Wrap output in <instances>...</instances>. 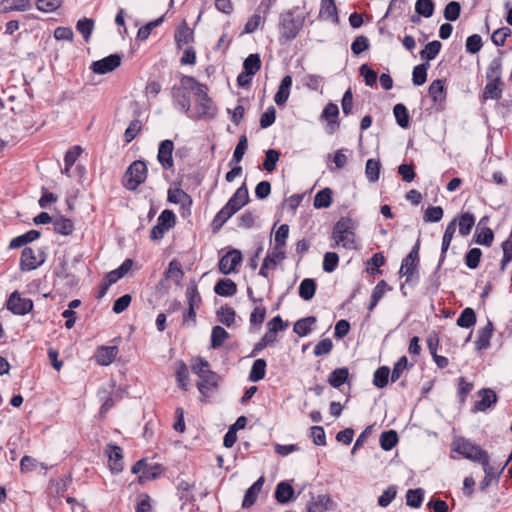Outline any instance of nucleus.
<instances>
[{
  "label": "nucleus",
  "instance_id": "obj_1",
  "mask_svg": "<svg viewBox=\"0 0 512 512\" xmlns=\"http://www.w3.org/2000/svg\"><path fill=\"white\" fill-rule=\"evenodd\" d=\"M190 367L194 374L198 376L196 386L199 392L208 397L218 387L220 377L210 369L209 362L201 357H194L190 361Z\"/></svg>",
  "mask_w": 512,
  "mask_h": 512
},
{
  "label": "nucleus",
  "instance_id": "obj_2",
  "mask_svg": "<svg viewBox=\"0 0 512 512\" xmlns=\"http://www.w3.org/2000/svg\"><path fill=\"white\" fill-rule=\"evenodd\" d=\"M200 83L192 76H182L178 85L173 86L171 94L173 104L179 111L189 114L191 108L190 95L196 92Z\"/></svg>",
  "mask_w": 512,
  "mask_h": 512
},
{
  "label": "nucleus",
  "instance_id": "obj_3",
  "mask_svg": "<svg viewBox=\"0 0 512 512\" xmlns=\"http://www.w3.org/2000/svg\"><path fill=\"white\" fill-rule=\"evenodd\" d=\"M356 225L351 218L341 217L334 225L332 231V247H343L348 250L356 249Z\"/></svg>",
  "mask_w": 512,
  "mask_h": 512
},
{
  "label": "nucleus",
  "instance_id": "obj_4",
  "mask_svg": "<svg viewBox=\"0 0 512 512\" xmlns=\"http://www.w3.org/2000/svg\"><path fill=\"white\" fill-rule=\"evenodd\" d=\"M197 105L194 112L188 114L193 119H212L217 114V108L207 94V87L200 83L196 92Z\"/></svg>",
  "mask_w": 512,
  "mask_h": 512
},
{
  "label": "nucleus",
  "instance_id": "obj_5",
  "mask_svg": "<svg viewBox=\"0 0 512 512\" xmlns=\"http://www.w3.org/2000/svg\"><path fill=\"white\" fill-rule=\"evenodd\" d=\"M147 178V166L141 160L134 161L127 169L123 184L128 190H135Z\"/></svg>",
  "mask_w": 512,
  "mask_h": 512
},
{
  "label": "nucleus",
  "instance_id": "obj_6",
  "mask_svg": "<svg viewBox=\"0 0 512 512\" xmlns=\"http://www.w3.org/2000/svg\"><path fill=\"white\" fill-rule=\"evenodd\" d=\"M454 450L461 454L464 458L473 462L482 463L489 458L488 453L477 445L468 440L458 439L453 442Z\"/></svg>",
  "mask_w": 512,
  "mask_h": 512
},
{
  "label": "nucleus",
  "instance_id": "obj_7",
  "mask_svg": "<svg viewBox=\"0 0 512 512\" xmlns=\"http://www.w3.org/2000/svg\"><path fill=\"white\" fill-rule=\"evenodd\" d=\"M304 23V18L301 16H294L292 12L284 14L280 22L281 35L286 40L296 38Z\"/></svg>",
  "mask_w": 512,
  "mask_h": 512
},
{
  "label": "nucleus",
  "instance_id": "obj_8",
  "mask_svg": "<svg viewBox=\"0 0 512 512\" xmlns=\"http://www.w3.org/2000/svg\"><path fill=\"white\" fill-rule=\"evenodd\" d=\"M45 261V255L40 248L25 247L21 254L20 269L31 271L39 267Z\"/></svg>",
  "mask_w": 512,
  "mask_h": 512
},
{
  "label": "nucleus",
  "instance_id": "obj_9",
  "mask_svg": "<svg viewBox=\"0 0 512 512\" xmlns=\"http://www.w3.org/2000/svg\"><path fill=\"white\" fill-rule=\"evenodd\" d=\"M419 241L415 243L409 254L402 260L399 274L406 277V282L412 280L413 276L417 272L419 263Z\"/></svg>",
  "mask_w": 512,
  "mask_h": 512
},
{
  "label": "nucleus",
  "instance_id": "obj_10",
  "mask_svg": "<svg viewBox=\"0 0 512 512\" xmlns=\"http://www.w3.org/2000/svg\"><path fill=\"white\" fill-rule=\"evenodd\" d=\"M6 307L13 314L26 315L33 308V302L29 298L22 297L18 291H14L8 298Z\"/></svg>",
  "mask_w": 512,
  "mask_h": 512
},
{
  "label": "nucleus",
  "instance_id": "obj_11",
  "mask_svg": "<svg viewBox=\"0 0 512 512\" xmlns=\"http://www.w3.org/2000/svg\"><path fill=\"white\" fill-rule=\"evenodd\" d=\"M242 260L241 252L237 249H232L219 260V270L224 275L234 273L237 271V267L241 264Z\"/></svg>",
  "mask_w": 512,
  "mask_h": 512
},
{
  "label": "nucleus",
  "instance_id": "obj_12",
  "mask_svg": "<svg viewBox=\"0 0 512 512\" xmlns=\"http://www.w3.org/2000/svg\"><path fill=\"white\" fill-rule=\"evenodd\" d=\"M121 64V57L118 54H111L103 59L95 61L91 69L96 74H106L112 72Z\"/></svg>",
  "mask_w": 512,
  "mask_h": 512
},
{
  "label": "nucleus",
  "instance_id": "obj_13",
  "mask_svg": "<svg viewBox=\"0 0 512 512\" xmlns=\"http://www.w3.org/2000/svg\"><path fill=\"white\" fill-rule=\"evenodd\" d=\"M479 401H476L473 406L474 412H484L496 404L498 398L496 393L490 388H483L478 391Z\"/></svg>",
  "mask_w": 512,
  "mask_h": 512
},
{
  "label": "nucleus",
  "instance_id": "obj_14",
  "mask_svg": "<svg viewBox=\"0 0 512 512\" xmlns=\"http://www.w3.org/2000/svg\"><path fill=\"white\" fill-rule=\"evenodd\" d=\"M173 150L174 143L172 140H164L159 145L157 159L166 170L171 169L174 165L172 157Z\"/></svg>",
  "mask_w": 512,
  "mask_h": 512
},
{
  "label": "nucleus",
  "instance_id": "obj_15",
  "mask_svg": "<svg viewBox=\"0 0 512 512\" xmlns=\"http://www.w3.org/2000/svg\"><path fill=\"white\" fill-rule=\"evenodd\" d=\"M110 463V469L114 473H119L123 470V454L122 449L113 444H108L104 450Z\"/></svg>",
  "mask_w": 512,
  "mask_h": 512
},
{
  "label": "nucleus",
  "instance_id": "obj_16",
  "mask_svg": "<svg viewBox=\"0 0 512 512\" xmlns=\"http://www.w3.org/2000/svg\"><path fill=\"white\" fill-rule=\"evenodd\" d=\"M249 201V193L245 184L241 185L226 203L234 213L238 212Z\"/></svg>",
  "mask_w": 512,
  "mask_h": 512
},
{
  "label": "nucleus",
  "instance_id": "obj_17",
  "mask_svg": "<svg viewBox=\"0 0 512 512\" xmlns=\"http://www.w3.org/2000/svg\"><path fill=\"white\" fill-rule=\"evenodd\" d=\"M117 346H100L95 353V361L101 366L110 365L118 355Z\"/></svg>",
  "mask_w": 512,
  "mask_h": 512
},
{
  "label": "nucleus",
  "instance_id": "obj_18",
  "mask_svg": "<svg viewBox=\"0 0 512 512\" xmlns=\"http://www.w3.org/2000/svg\"><path fill=\"white\" fill-rule=\"evenodd\" d=\"M335 506V503L329 495L322 494L318 495L315 499H313L312 502L309 503L307 512H325L328 510H333Z\"/></svg>",
  "mask_w": 512,
  "mask_h": 512
},
{
  "label": "nucleus",
  "instance_id": "obj_19",
  "mask_svg": "<svg viewBox=\"0 0 512 512\" xmlns=\"http://www.w3.org/2000/svg\"><path fill=\"white\" fill-rule=\"evenodd\" d=\"M264 477L261 476L256 482L250 486L247 491L245 492L242 507L243 508H249L256 502L258 495L263 487L264 484Z\"/></svg>",
  "mask_w": 512,
  "mask_h": 512
},
{
  "label": "nucleus",
  "instance_id": "obj_20",
  "mask_svg": "<svg viewBox=\"0 0 512 512\" xmlns=\"http://www.w3.org/2000/svg\"><path fill=\"white\" fill-rule=\"evenodd\" d=\"M292 86V77L290 75H286L282 78L280 85L278 87V91L276 92L274 96V101L278 106H283L289 96H290V89Z\"/></svg>",
  "mask_w": 512,
  "mask_h": 512
},
{
  "label": "nucleus",
  "instance_id": "obj_21",
  "mask_svg": "<svg viewBox=\"0 0 512 512\" xmlns=\"http://www.w3.org/2000/svg\"><path fill=\"white\" fill-rule=\"evenodd\" d=\"M31 0H2L0 2V13L11 11H26L31 8Z\"/></svg>",
  "mask_w": 512,
  "mask_h": 512
},
{
  "label": "nucleus",
  "instance_id": "obj_22",
  "mask_svg": "<svg viewBox=\"0 0 512 512\" xmlns=\"http://www.w3.org/2000/svg\"><path fill=\"white\" fill-rule=\"evenodd\" d=\"M275 498L281 504H285L292 501L294 499L293 487L288 482H280L276 486Z\"/></svg>",
  "mask_w": 512,
  "mask_h": 512
},
{
  "label": "nucleus",
  "instance_id": "obj_23",
  "mask_svg": "<svg viewBox=\"0 0 512 512\" xmlns=\"http://www.w3.org/2000/svg\"><path fill=\"white\" fill-rule=\"evenodd\" d=\"M492 334H493V324H492V322L488 321V323L478 331V337L475 342L476 349L477 350L487 349L490 345V339L492 337Z\"/></svg>",
  "mask_w": 512,
  "mask_h": 512
},
{
  "label": "nucleus",
  "instance_id": "obj_24",
  "mask_svg": "<svg viewBox=\"0 0 512 512\" xmlns=\"http://www.w3.org/2000/svg\"><path fill=\"white\" fill-rule=\"evenodd\" d=\"M428 93L434 104H442L446 99L444 82L440 79L434 80L429 86Z\"/></svg>",
  "mask_w": 512,
  "mask_h": 512
},
{
  "label": "nucleus",
  "instance_id": "obj_25",
  "mask_svg": "<svg viewBox=\"0 0 512 512\" xmlns=\"http://www.w3.org/2000/svg\"><path fill=\"white\" fill-rule=\"evenodd\" d=\"M214 291L216 294L220 296H233L237 292V285L231 279H220L214 286Z\"/></svg>",
  "mask_w": 512,
  "mask_h": 512
},
{
  "label": "nucleus",
  "instance_id": "obj_26",
  "mask_svg": "<svg viewBox=\"0 0 512 512\" xmlns=\"http://www.w3.org/2000/svg\"><path fill=\"white\" fill-rule=\"evenodd\" d=\"M503 92V82H494L491 80H487V83L483 92V99H494L498 100L501 98Z\"/></svg>",
  "mask_w": 512,
  "mask_h": 512
},
{
  "label": "nucleus",
  "instance_id": "obj_27",
  "mask_svg": "<svg viewBox=\"0 0 512 512\" xmlns=\"http://www.w3.org/2000/svg\"><path fill=\"white\" fill-rule=\"evenodd\" d=\"M339 115V109L338 106L334 103H329L326 105L322 112V118L326 119L328 121L329 126V133H333L337 123V117Z\"/></svg>",
  "mask_w": 512,
  "mask_h": 512
},
{
  "label": "nucleus",
  "instance_id": "obj_28",
  "mask_svg": "<svg viewBox=\"0 0 512 512\" xmlns=\"http://www.w3.org/2000/svg\"><path fill=\"white\" fill-rule=\"evenodd\" d=\"M194 39V33L186 23L179 27L175 32V41L178 48H182L184 45H188Z\"/></svg>",
  "mask_w": 512,
  "mask_h": 512
},
{
  "label": "nucleus",
  "instance_id": "obj_29",
  "mask_svg": "<svg viewBox=\"0 0 512 512\" xmlns=\"http://www.w3.org/2000/svg\"><path fill=\"white\" fill-rule=\"evenodd\" d=\"M455 231H456V219H453L450 223H448V225L445 229L443 238H442L440 262H443L445 259V254H446L447 250L449 249V246L453 239Z\"/></svg>",
  "mask_w": 512,
  "mask_h": 512
},
{
  "label": "nucleus",
  "instance_id": "obj_30",
  "mask_svg": "<svg viewBox=\"0 0 512 512\" xmlns=\"http://www.w3.org/2000/svg\"><path fill=\"white\" fill-rule=\"evenodd\" d=\"M316 323V317L309 316L296 321L293 326V331L300 337L307 336L311 330L312 325Z\"/></svg>",
  "mask_w": 512,
  "mask_h": 512
},
{
  "label": "nucleus",
  "instance_id": "obj_31",
  "mask_svg": "<svg viewBox=\"0 0 512 512\" xmlns=\"http://www.w3.org/2000/svg\"><path fill=\"white\" fill-rule=\"evenodd\" d=\"M319 14L323 19L338 22L337 8L334 0H322Z\"/></svg>",
  "mask_w": 512,
  "mask_h": 512
},
{
  "label": "nucleus",
  "instance_id": "obj_32",
  "mask_svg": "<svg viewBox=\"0 0 512 512\" xmlns=\"http://www.w3.org/2000/svg\"><path fill=\"white\" fill-rule=\"evenodd\" d=\"M487 80L500 82L502 81V61L501 58H494L489 63L486 71Z\"/></svg>",
  "mask_w": 512,
  "mask_h": 512
},
{
  "label": "nucleus",
  "instance_id": "obj_33",
  "mask_svg": "<svg viewBox=\"0 0 512 512\" xmlns=\"http://www.w3.org/2000/svg\"><path fill=\"white\" fill-rule=\"evenodd\" d=\"M316 292V282L314 279L306 278L301 281L299 286V295L305 300H311Z\"/></svg>",
  "mask_w": 512,
  "mask_h": 512
},
{
  "label": "nucleus",
  "instance_id": "obj_34",
  "mask_svg": "<svg viewBox=\"0 0 512 512\" xmlns=\"http://www.w3.org/2000/svg\"><path fill=\"white\" fill-rule=\"evenodd\" d=\"M266 366L267 364L264 359L255 360L249 373V380L252 382L262 380L265 377Z\"/></svg>",
  "mask_w": 512,
  "mask_h": 512
},
{
  "label": "nucleus",
  "instance_id": "obj_35",
  "mask_svg": "<svg viewBox=\"0 0 512 512\" xmlns=\"http://www.w3.org/2000/svg\"><path fill=\"white\" fill-rule=\"evenodd\" d=\"M483 467V471L485 473V476L483 480L481 481L479 488L482 491H485L488 486L491 485L492 481L496 479V472L495 469L490 465V459L487 458L485 461L480 463Z\"/></svg>",
  "mask_w": 512,
  "mask_h": 512
},
{
  "label": "nucleus",
  "instance_id": "obj_36",
  "mask_svg": "<svg viewBox=\"0 0 512 512\" xmlns=\"http://www.w3.org/2000/svg\"><path fill=\"white\" fill-rule=\"evenodd\" d=\"M348 375L349 372L347 368H337L329 375L328 382L332 387L339 388L347 381Z\"/></svg>",
  "mask_w": 512,
  "mask_h": 512
},
{
  "label": "nucleus",
  "instance_id": "obj_37",
  "mask_svg": "<svg viewBox=\"0 0 512 512\" xmlns=\"http://www.w3.org/2000/svg\"><path fill=\"white\" fill-rule=\"evenodd\" d=\"M132 264H133V262H132L131 259H126L120 265L119 268H117V269L111 271L110 273H108V275H107L108 283L109 284H113V283L117 282L119 279H121L131 269Z\"/></svg>",
  "mask_w": 512,
  "mask_h": 512
},
{
  "label": "nucleus",
  "instance_id": "obj_38",
  "mask_svg": "<svg viewBox=\"0 0 512 512\" xmlns=\"http://www.w3.org/2000/svg\"><path fill=\"white\" fill-rule=\"evenodd\" d=\"M176 380L181 389L185 391L188 389L189 371L187 365L183 361H179L177 363Z\"/></svg>",
  "mask_w": 512,
  "mask_h": 512
},
{
  "label": "nucleus",
  "instance_id": "obj_39",
  "mask_svg": "<svg viewBox=\"0 0 512 512\" xmlns=\"http://www.w3.org/2000/svg\"><path fill=\"white\" fill-rule=\"evenodd\" d=\"M380 446L384 451L391 450L398 443V435L394 430L385 431L380 435Z\"/></svg>",
  "mask_w": 512,
  "mask_h": 512
},
{
  "label": "nucleus",
  "instance_id": "obj_40",
  "mask_svg": "<svg viewBox=\"0 0 512 512\" xmlns=\"http://www.w3.org/2000/svg\"><path fill=\"white\" fill-rule=\"evenodd\" d=\"M188 307L198 308L201 304V296L195 282H190L186 289Z\"/></svg>",
  "mask_w": 512,
  "mask_h": 512
},
{
  "label": "nucleus",
  "instance_id": "obj_41",
  "mask_svg": "<svg viewBox=\"0 0 512 512\" xmlns=\"http://www.w3.org/2000/svg\"><path fill=\"white\" fill-rule=\"evenodd\" d=\"M457 325L462 328H469L476 323V315L472 308L467 307L462 310L456 321Z\"/></svg>",
  "mask_w": 512,
  "mask_h": 512
},
{
  "label": "nucleus",
  "instance_id": "obj_42",
  "mask_svg": "<svg viewBox=\"0 0 512 512\" xmlns=\"http://www.w3.org/2000/svg\"><path fill=\"white\" fill-rule=\"evenodd\" d=\"M332 202V191L330 188H325L319 191L314 197V207L317 209L327 208Z\"/></svg>",
  "mask_w": 512,
  "mask_h": 512
},
{
  "label": "nucleus",
  "instance_id": "obj_43",
  "mask_svg": "<svg viewBox=\"0 0 512 512\" xmlns=\"http://www.w3.org/2000/svg\"><path fill=\"white\" fill-rule=\"evenodd\" d=\"M442 44L441 42L434 40L429 42L424 49L420 52V57L427 61H431L436 58L441 50Z\"/></svg>",
  "mask_w": 512,
  "mask_h": 512
},
{
  "label": "nucleus",
  "instance_id": "obj_44",
  "mask_svg": "<svg viewBox=\"0 0 512 512\" xmlns=\"http://www.w3.org/2000/svg\"><path fill=\"white\" fill-rule=\"evenodd\" d=\"M54 230L61 235H69L73 231V223L70 219L62 216L55 218L53 221Z\"/></svg>",
  "mask_w": 512,
  "mask_h": 512
},
{
  "label": "nucleus",
  "instance_id": "obj_45",
  "mask_svg": "<svg viewBox=\"0 0 512 512\" xmlns=\"http://www.w3.org/2000/svg\"><path fill=\"white\" fill-rule=\"evenodd\" d=\"M228 337L229 334L223 327L214 326L211 333V347L214 349L221 347Z\"/></svg>",
  "mask_w": 512,
  "mask_h": 512
},
{
  "label": "nucleus",
  "instance_id": "obj_46",
  "mask_svg": "<svg viewBox=\"0 0 512 512\" xmlns=\"http://www.w3.org/2000/svg\"><path fill=\"white\" fill-rule=\"evenodd\" d=\"M393 114L395 116L397 124L402 128H407L409 125V114L405 105L399 103L393 108Z\"/></svg>",
  "mask_w": 512,
  "mask_h": 512
},
{
  "label": "nucleus",
  "instance_id": "obj_47",
  "mask_svg": "<svg viewBox=\"0 0 512 512\" xmlns=\"http://www.w3.org/2000/svg\"><path fill=\"white\" fill-rule=\"evenodd\" d=\"M428 68V63L419 64L414 67L412 72V81L415 86H421L426 82Z\"/></svg>",
  "mask_w": 512,
  "mask_h": 512
},
{
  "label": "nucleus",
  "instance_id": "obj_48",
  "mask_svg": "<svg viewBox=\"0 0 512 512\" xmlns=\"http://www.w3.org/2000/svg\"><path fill=\"white\" fill-rule=\"evenodd\" d=\"M390 369L386 366L379 367L373 375V384L377 388H384L389 381Z\"/></svg>",
  "mask_w": 512,
  "mask_h": 512
},
{
  "label": "nucleus",
  "instance_id": "obj_49",
  "mask_svg": "<svg viewBox=\"0 0 512 512\" xmlns=\"http://www.w3.org/2000/svg\"><path fill=\"white\" fill-rule=\"evenodd\" d=\"M165 275L167 278L173 279L176 283H179L184 276V271L181 267V264L174 259L170 261Z\"/></svg>",
  "mask_w": 512,
  "mask_h": 512
},
{
  "label": "nucleus",
  "instance_id": "obj_50",
  "mask_svg": "<svg viewBox=\"0 0 512 512\" xmlns=\"http://www.w3.org/2000/svg\"><path fill=\"white\" fill-rule=\"evenodd\" d=\"M77 31L82 34L85 41H88L94 30V20L90 18L80 19L76 24Z\"/></svg>",
  "mask_w": 512,
  "mask_h": 512
},
{
  "label": "nucleus",
  "instance_id": "obj_51",
  "mask_svg": "<svg viewBox=\"0 0 512 512\" xmlns=\"http://www.w3.org/2000/svg\"><path fill=\"white\" fill-rule=\"evenodd\" d=\"M235 213L230 209L229 206H225L216 214L213 219L212 225L214 230L220 229L224 223L231 218Z\"/></svg>",
  "mask_w": 512,
  "mask_h": 512
},
{
  "label": "nucleus",
  "instance_id": "obj_52",
  "mask_svg": "<svg viewBox=\"0 0 512 512\" xmlns=\"http://www.w3.org/2000/svg\"><path fill=\"white\" fill-rule=\"evenodd\" d=\"M261 68V60L258 54H250L243 63V69L249 74L255 75Z\"/></svg>",
  "mask_w": 512,
  "mask_h": 512
},
{
  "label": "nucleus",
  "instance_id": "obj_53",
  "mask_svg": "<svg viewBox=\"0 0 512 512\" xmlns=\"http://www.w3.org/2000/svg\"><path fill=\"white\" fill-rule=\"evenodd\" d=\"M424 491L421 488L409 489L406 493V503L410 507L418 508L423 501Z\"/></svg>",
  "mask_w": 512,
  "mask_h": 512
},
{
  "label": "nucleus",
  "instance_id": "obj_54",
  "mask_svg": "<svg viewBox=\"0 0 512 512\" xmlns=\"http://www.w3.org/2000/svg\"><path fill=\"white\" fill-rule=\"evenodd\" d=\"M434 2L432 0H417L415 3V11L418 15L429 18L434 13Z\"/></svg>",
  "mask_w": 512,
  "mask_h": 512
},
{
  "label": "nucleus",
  "instance_id": "obj_55",
  "mask_svg": "<svg viewBox=\"0 0 512 512\" xmlns=\"http://www.w3.org/2000/svg\"><path fill=\"white\" fill-rule=\"evenodd\" d=\"M365 174L370 182H376L379 179L380 163L375 159H368L366 162Z\"/></svg>",
  "mask_w": 512,
  "mask_h": 512
},
{
  "label": "nucleus",
  "instance_id": "obj_56",
  "mask_svg": "<svg viewBox=\"0 0 512 512\" xmlns=\"http://www.w3.org/2000/svg\"><path fill=\"white\" fill-rule=\"evenodd\" d=\"M475 218L471 213H464L459 218V233L462 236H467L472 227L474 226Z\"/></svg>",
  "mask_w": 512,
  "mask_h": 512
},
{
  "label": "nucleus",
  "instance_id": "obj_57",
  "mask_svg": "<svg viewBox=\"0 0 512 512\" xmlns=\"http://www.w3.org/2000/svg\"><path fill=\"white\" fill-rule=\"evenodd\" d=\"M494 239L493 231L488 227H483L476 231L475 241L477 244L490 246Z\"/></svg>",
  "mask_w": 512,
  "mask_h": 512
},
{
  "label": "nucleus",
  "instance_id": "obj_58",
  "mask_svg": "<svg viewBox=\"0 0 512 512\" xmlns=\"http://www.w3.org/2000/svg\"><path fill=\"white\" fill-rule=\"evenodd\" d=\"M280 153L275 149H269L265 153V160L263 162V168L267 172H272L276 168V164L279 160Z\"/></svg>",
  "mask_w": 512,
  "mask_h": 512
},
{
  "label": "nucleus",
  "instance_id": "obj_59",
  "mask_svg": "<svg viewBox=\"0 0 512 512\" xmlns=\"http://www.w3.org/2000/svg\"><path fill=\"white\" fill-rule=\"evenodd\" d=\"M482 256V251L479 248L470 249L465 255V264L470 269H475L479 266Z\"/></svg>",
  "mask_w": 512,
  "mask_h": 512
},
{
  "label": "nucleus",
  "instance_id": "obj_60",
  "mask_svg": "<svg viewBox=\"0 0 512 512\" xmlns=\"http://www.w3.org/2000/svg\"><path fill=\"white\" fill-rule=\"evenodd\" d=\"M397 495L396 486L390 485L378 498L379 506L385 508L395 499Z\"/></svg>",
  "mask_w": 512,
  "mask_h": 512
},
{
  "label": "nucleus",
  "instance_id": "obj_61",
  "mask_svg": "<svg viewBox=\"0 0 512 512\" xmlns=\"http://www.w3.org/2000/svg\"><path fill=\"white\" fill-rule=\"evenodd\" d=\"M460 11V4L456 1H451L444 9V18L448 21H456L459 18Z\"/></svg>",
  "mask_w": 512,
  "mask_h": 512
},
{
  "label": "nucleus",
  "instance_id": "obj_62",
  "mask_svg": "<svg viewBox=\"0 0 512 512\" xmlns=\"http://www.w3.org/2000/svg\"><path fill=\"white\" fill-rule=\"evenodd\" d=\"M339 256L335 252H327L323 259V270L327 273L333 272L338 265Z\"/></svg>",
  "mask_w": 512,
  "mask_h": 512
},
{
  "label": "nucleus",
  "instance_id": "obj_63",
  "mask_svg": "<svg viewBox=\"0 0 512 512\" xmlns=\"http://www.w3.org/2000/svg\"><path fill=\"white\" fill-rule=\"evenodd\" d=\"M157 223L167 231L175 224V214L171 210H164L159 215Z\"/></svg>",
  "mask_w": 512,
  "mask_h": 512
},
{
  "label": "nucleus",
  "instance_id": "obj_64",
  "mask_svg": "<svg viewBox=\"0 0 512 512\" xmlns=\"http://www.w3.org/2000/svg\"><path fill=\"white\" fill-rule=\"evenodd\" d=\"M217 316L222 324L229 327L235 320V311L231 307H221Z\"/></svg>",
  "mask_w": 512,
  "mask_h": 512
}]
</instances>
